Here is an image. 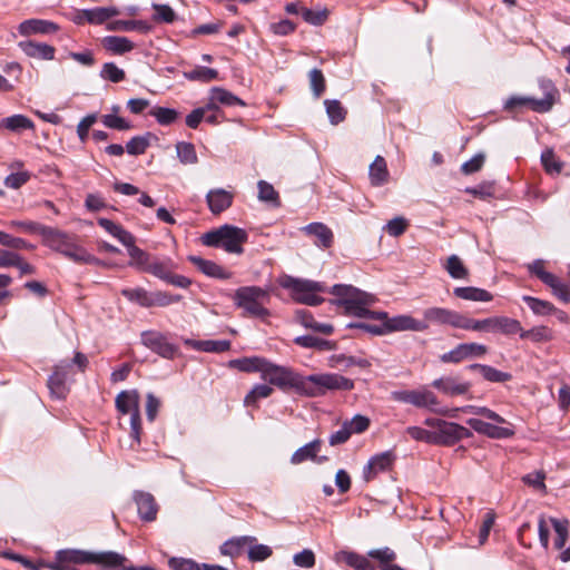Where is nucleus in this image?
<instances>
[{
    "label": "nucleus",
    "mask_w": 570,
    "mask_h": 570,
    "mask_svg": "<svg viewBox=\"0 0 570 570\" xmlns=\"http://www.w3.org/2000/svg\"><path fill=\"white\" fill-rule=\"evenodd\" d=\"M42 244L50 249L62 254L78 264L100 265L101 261L75 242V236L58 228L45 226L41 234Z\"/></svg>",
    "instance_id": "f257e3e1"
},
{
    "label": "nucleus",
    "mask_w": 570,
    "mask_h": 570,
    "mask_svg": "<svg viewBox=\"0 0 570 570\" xmlns=\"http://www.w3.org/2000/svg\"><path fill=\"white\" fill-rule=\"evenodd\" d=\"M354 382L337 373H322L302 376L301 393L308 397L325 395L328 391H351Z\"/></svg>",
    "instance_id": "f03ea898"
},
{
    "label": "nucleus",
    "mask_w": 570,
    "mask_h": 570,
    "mask_svg": "<svg viewBox=\"0 0 570 570\" xmlns=\"http://www.w3.org/2000/svg\"><path fill=\"white\" fill-rule=\"evenodd\" d=\"M56 557L70 564H99L105 568H119L127 562V558L115 551L91 552L80 549H63L56 552Z\"/></svg>",
    "instance_id": "7ed1b4c3"
},
{
    "label": "nucleus",
    "mask_w": 570,
    "mask_h": 570,
    "mask_svg": "<svg viewBox=\"0 0 570 570\" xmlns=\"http://www.w3.org/2000/svg\"><path fill=\"white\" fill-rule=\"evenodd\" d=\"M539 87L543 94L541 99L525 96H511L504 102V110L514 111L517 109L529 107L531 110L544 114L552 109L559 99V90L550 79L539 80Z\"/></svg>",
    "instance_id": "20e7f679"
},
{
    "label": "nucleus",
    "mask_w": 570,
    "mask_h": 570,
    "mask_svg": "<svg viewBox=\"0 0 570 570\" xmlns=\"http://www.w3.org/2000/svg\"><path fill=\"white\" fill-rule=\"evenodd\" d=\"M245 229L225 224L216 229L209 230L202 236L204 245L209 247H222L227 253L242 254L243 244L247 242Z\"/></svg>",
    "instance_id": "39448f33"
},
{
    "label": "nucleus",
    "mask_w": 570,
    "mask_h": 570,
    "mask_svg": "<svg viewBox=\"0 0 570 570\" xmlns=\"http://www.w3.org/2000/svg\"><path fill=\"white\" fill-rule=\"evenodd\" d=\"M269 293L258 286H243L234 294L235 305L244 311L246 316L266 318L269 311L265 307L269 303Z\"/></svg>",
    "instance_id": "423d86ee"
},
{
    "label": "nucleus",
    "mask_w": 570,
    "mask_h": 570,
    "mask_svg": "<svg viewBox=\"0 0 570 570\" xmlns=\"http://www.w3.org/2000/svg\"><path fill=\"white\" fill-rule=\"evenodd\" d=\"M279 284L283 288L289 289L292 297L301 304L317 306L324 301L317 295V293L324 292V286L318 282L285 276Z\"/></svg>",
    "instance_id": "0eeeda50"
},
{
    "label": "nucleus",
    "mask_w": 570,
    "mask_h": 570,
    "mask_svg": "<svg viewBox=\"0 0 570 570\" xmlns=\"http://www.w3.org/2000/svg\"><path fill=\"white\" fill-rule=\"evenodd\" d=\"M116 409L121 414H128L130 416V435L137 445L140 444L141 435V417H140V395L138 391H122L115 400Z\"/></svg>",
    "instance_id": "6e6552de"
},
{
    "label": "nucleus",
    "mask_w": 570,
    "mask_h": 570,
    "mask_svg": "<svg viewBox=\"0 0 570 570\" xmlns=\"http://www.w3.org/2000/svg\"><path fill=\"white\" fill-rule=\"evenodd\" d=\"M261 377L283 391L294 389L301 393L302 375L289 367L274 364L267 360Z\"/></svg>",
    "instance_id": "1a4fd4ad"
},
{
    "label": "nucleus",
    "mask_w": 570,
    "mask_h": 570,
    "mask_svg": "<svg viewBox=\"0 0 570 570\" xmlns=\"http://www.w3.org/2000/svg\"><path fill=\"white\" fill-rule=\"evenodd\" d=\"M391 397L396 402L411 404L416 407H426L433 412L444 415L449 414L448 410H440L436 407L440 402L436 395L426 387H421L417 390L393 391L391 393Z\"/></svg>",
    "instance_id": "9d476101"
},
{
    "label": "nucleus",
    "mask_w": 570,
    "mask_h": 570,
    "mask_svg": "<svg viewBox=\"0 0 570 570\" xmlns=\"http://www.w3.org/2000/svg\"><path fill=\"white\" fill-rule=\"evenodd\" d=\"M376 298L366 292H361L355 298L345 301L344 313L348 316L375 320V317H385V312H374L370 307L374 305Z\"/></svg>",
    "instance_id": "9b49d317"
},
{
    "label": "nucleus",
    "mask_w": 570,
    "mask_h": 570,
    "mask_svg": "<svg viewBox=\"0 0 570 570\" xmlns=\"http://www.w3.org/2000/svg\"><path fill=\"white\" fill-rule=\"evenodd\" d=\"M140 341L144 346L164 358H174L178 353V347L169 341L166 334L158 331L142 332Z\"/></svg>",
    "instance_id": "f8f14e48"
},
{
    "label": "nucleus",
    "mask_w": 570,
    "mask_h": 570,
    "mask_svg": "<svg viewBox=\"0 0 570 570\" xmlns=\"http://www.w3.org/2000/svg\"><path fill=\"white\" fill-rule=\"evenodd\" d=\"M462 315L453 309L433 306L423 311V321L421 323H425L428 327L430 325H449L453 328H460Z\"/></svg>",
    "instance_id": "ddd939ff"
},
{
    "label": "nucleus",
    "mask_w": 570,
    "mask_h": 570,
    "mask_svg": "<svg viewBox=\"0 0 570 570\" xmlns=\"http://www.w3.org/2000/svg\"><path fill=\"white\" fill-rule=\"evenodd\" d=\"M466 424L476 433L483 434L490 439H510L515 434L513 425L509 422L499 425L498 423H490L480 419H469Z\"/></svg>",
    "instance_id": "4468645a"
},
{
    "label": "nucleus",
    "mask_w": 570,
    "mask_h": 570,
    "mask_svg": "<svg viewBox=\"0 0 570 570\" xmlns=\"http://www.w3.org/2000/svg\"><path fill=\"white\" fill-rule=\"evenodd\" d=\"M488 353V347L479 343H461L440 356L443 363H460L464 360L481 357Z\"/></svg>",
    "instance_id": "2eb2a0df"
},
{
    "label": "nucleus",
    "mask_w": 570,
    "mask_h": 570,
    "mask_svg": "<svg viewBox=\"0 0 570 570\" xmlns=\"http://www.w3.org/2000/svg\"><path fill=\"white\" fill-rule=\"evenodd\" d=\"M435 441L434 444L453 445L456 442L472 436L469 429L454 422L444 421L440 423V430L433 431Z\"/></svg>",
    "instance_id": "dca6fc26"
},
{
    "label": "nucleus",
    "mask_w": 570,
    "mask_h": 570,
    "mask_svg": "<svg viewBox=\"0 0 570 570\" xmlns=\"http://www.w3.org/2000/svg\"><path fill=\"white\" fill-rule=\"evenodd\" d=\"M71 365L67 361H61L53 367L52 374L49 376L47 385L51 396L62 400L69 393L67 377L70 374Z\"/></svg>",
    "instance_id": "f3484780"
},
{
    "label": "nucleus",
    "mask_w": 570,
    "mask_h": 570,
    "mask_svg": "<svg viewBox=\"0 0 570 570\" xmlns=\"http://www.w3.org/2000/svg\"><path fill=\"white\" fill-rule=\"evenodd\" d=\"M375 320L385 321L387 333L400 331L423 332L428 330L425 323L412 317L411 315H397L394 317H375Z\"/></svg>",
    "instance_id": "a211bd4d"
},
{
    "label": "nucleus",
    "mask_w": 570,
    "mask_h": 570,
    "mask_svg": "<svg viewBox=\"0 0 570 570\" xmlns=\"http://www.w3.org/2000/svg\"><path fill=\"white\" fill-rule=\"evenodd\" d=\"M395 455L392 451H385L370 459L363 469V476L366 482L376 476L377 473L387 471L392 468Z\"/></svg>",
    "instance_id": "6ab92c4d"
},
{
    "label": "nucleus",
    "mask_w": 570,
    "mask_h": 570,
    "mask_svg": "<svg viewBox=\"0 0 570 570\" xmlns=\"http://www.w3.org/2000/svg\"><path fill=\"white\" fill-rule=\"evenodd\" d=\"M134 500L137 505V511L141 520L153 522L157 518L158 504L154 495L145 491H136Z\"/></svg>",
    "instance_id": "aec40b11"
},
{
    "label": "nucleus",
    "mask_w": 570,
    "mask_h": 570,
    "mask_svg": "<svg viewBox=\"0 0 570 570\" xmlns=\"http://www.w3.org/2000/svg\"><path fill=\"white\" fill-rule=\"evenodd\" d=\"M234 200V194L224 188L210 189L206 195L208 208L213 215L227 210Z\"/></svg>",
    "instance_id": "412c9836"
},
{
    "label": "nucleus",
    "mask_w": 570,
    "mask_h": 570,
    "mask_svg": "<svg viewBox=\"0 0 570 570\" xmlns=\"http://www.w3.org/2000/svg\"><path fill=\"white\" fill-rule=\"evenodd\" d=\"M59 29L57 23L43 19H28L18 26V31L23 37L55 33Z\"/></svg>",
    "instance_id": "4be33fe9"
},
{
    "label": "nucleus",
    "mask_w": 570,
    "mask_h": 570,
    "mask_svg": "<svg viewBox=\"0 0 570 570\" xmlns=\"http://www.w3.org/2000/svg\"><path fill=\"white\" fill-rule=\"evenodd\" d=\"M307 236L315 237L314 244L317 247L330 248L334 243V234L323 223H311L302 228Z\"/></svg>",
    "instance_id": "5701e85b"
},
{
    "label": "nucleus",
    "mask_w": 570,
    "mask_h": 570,
    "mask_svg": "<svg viewBox=\"0 0 570 570\" xmlns=\"http://www.w3.org/2000/svg\"><path fill=\"white\" fill-rule=\"evenodd\" d=\"M18 46L30 58L41 60H52L55 58L56 49L50 45L27 40L20 41Z\"/></svg>",
    "instance_id": "b1692460"
},
{
    "label": "nucleus",
    "mask_w": 570,
    "mask_h": 570,
    "mask_svg": "<svg viewBox=\"0 0 570 570\" xmlns=\"http://www.w3.org/2000/svg\"><path fill=\"white\" fill-rule=\"evenodd\" d=\"M432 386L446 395H463L465 394L471 384L469 382H459L454 377H440L432 382Z\"/></svg>",
    "instance_id": "393cba45"
},
{
    "label": "nucleus",
    "mask_w": 570,
    "mask_h": 570,
    "mask_svg": "<svg viewBox=\"0 0 570 570\" xmlns=\"http://www.w3.org/2000/svg\"><path fill=\"white\" fill-rule=\"evenodd\" d=\"M322 446V441L316 439L312 442L303 445L302 448L297 449L291 456V463L292 464H301L305 461H317L323 462L326 460V458L317 459V453L320 452Z\"/></svg>",
    "instance_id": "a878e982"
},
{
    "label": "nucleus",
    "mask_w": 570,
    "mask_h": 570,
    "mask_svg": "<svg viewBox=\"0 0 570 570\" xmlns=\"http://www.w3.org/2000/svg\"><path fill=\"white\" fill-rule=\"evenodd\" d=\"M188 259L206 276L220 279H227L232 276L229 272H226L222 266L213 261L204 259L199 256H189Z\"/></svg>",
    "instance_id": "bb28decb"
},
{
    "label": "nucleus",
    "mask_w": 570,
    "mask_h": 570,
    "mask_svg": "<svg viewBox=\"0 0 570 570\" xmlns=\"http://www.w3.org/2000/svg\"><path fill=\"white\" fill-rule=\"evenodd\" d=\"M255 542H256L255 537H250V535L234 537V538L225 541L220 546L219 551L224 556L235 558L243 553L246 546L253 544Z\"/></svg>",
    "instance_id": "cd10ccee"
},
{
    "label": "nucleus",
    "mask_w": 570,
    "mask_h": 570,
    "mask_svg": "<svg viewBox=\"0 0 570 570\" xmlns=\"http://www.w3.org/2000/svg\"><path fill=\"white\" fill-rule=\"evenodd\" d=\"M267 358L261 356L242 357L229 361L228 365L244 373H263Z\"/></svg>",
    "instance_id": "c85d7f7f"
},
{
    "label": "nucleus",
    "mask_w": 570,
    "mask_h": 570,
    "mask_svg": "<svg viewBox=\"0 0 570 570\" xmlns=\"http://www.w3.org/2000/svg\"><path fill=\"white\" fill-rule=\"evenodd\" d=\"M296 321L305 328H309L314 332H318L325 335H331L334 331L332 324L318 323L314 320L313 315L306 309H297L295 312Z\"/></svg>",
    "instance_id": "c756f323"
},
{
    "label": "nucleus",
    "mask_w": 570,
    "mask_h": 570,
    "mask_svg": "<svg viewBox=\"0 0 570 570\" xmlns=\"http://www.w3.org/2000/svg\"><path fill=\"white\" fill-rule=\"evenodd\" d=\"M82 14L86 18V22L91 24H101L108 19L119 14V10L116 7H99L94 9L82 10Z\"/></svg>",
    "instance_id": "7c9ffc66"
},
{
    "label": "nucleus",
    "mask_w": 570,
    "mask_h": 570,
    "mask_svg": "<svg viewBox=\"0 0 570 570\" xmlns=\"http://www.w3.org/2000/svg\"><path fill=\"white\" fill-rule=\"evenodd\" d=\"M102 46L106 50L115 55H124L134 50L135 45L126 37L107 36L102 39Z\"/></svg>",
    "instance_id": "2f4dec72"
},
{
    "label": "nucleus",
    "mask_w": 570,
    "mask_h": 570,
    "mask_svg": "<svg viewBox=\"0 0 570 570\" xmlns=\"http://www.w3.org/2000/svg\"><path fill=\"white\" fill-rule=\"evenodd\" d=\"M460 330L495 333V316L484 320H474L462 315Z\"/></svg>",
    "instance_id": "473e14b6"
},
{
    "label": "nucleus",
    "mask_w": 570,
    "mask_h": 570,
    "mask_svg": "<svg viewBox=\"0 0 570 570\" xmlns=\"http://www.w3.org/2000/svg\"><path fill=\"white\" fill-rule=\"evenodd\" d=\"M335 559L336 561L345 562L348 567L355 570H370L372 568V564L366 557L354 551H340L336 553Z\"/></svg>",
    "instance_id": "72a5a7b5"
},
{
    "label": "nucleus",
    "mask_w": 570,
    "mask_h": 570,
    "mask_svg": "<svg viewBox=\"0 0 570 570\" xmlns=\"http://www.w3.org/2000/svg\"><path fill=\"white\" fill-rule=\"evenodd\" d=\"M98 225L116 237L122 245H130L134 239V236L128 230L124 229L121 225L108 218H99Z\"/></svg>",
    "instance_id": "f704fd0d"
},
{
    "label": "nucleus",
    "mask_w": 570,
    "mask_h": 570,
    "mask_svg": "<svg viewBox=\"0 0 570 570\" xmlns=\"http://www.w3.org/2000/svg\"><path fill=\"white\" fill-rule=\"evenodd\" d=\"M110 31H132L137 30L141 33H148L151 27L144 20H115L107 24Z\"/></svg>",
    "instance_id": "c9c22d12"
},
{
    "label": "nucleus",
    "mask_w": 570,
    "mask_h": 570,
    "mask_svg": "<svg viewBox=\"0 0 570 570\" xmlns=\"http://www.w3.org/2000/svg\"><path fill=\"white\" fill-rule=\"evenodd\" d=\"M453 294L461 299L473 302H490L493 296L485 289L478 287H455Z\"/></svg>",
    "instance_id": "e433bc0d"
},
{
    "label": "nucleus",
    "mask_w": 570,
    "mask_h": 570,
    "mask_svg": "<svg viewBox=\"0 0 570 570\" xmlns=\"http://www.w3.org/2000/svg\"><path fill=\"white\" fill-rule=\"evenodd\" d=\"M370 179L373 186H381L389 179L386 161L382 156H376L370 166Z\"/></svg>",
    "instance_id": "4c0bfd02"
},
{
    "label": "nucleus",
    "mask_w": 570,
    "mask_h": 570,
    "mask_svg": "<svg viewBox=\"0 0 570 570\" xmlns=\"http://www.w3.org/2000/svg\"><path fill=\"white\" fill-rule=\"evenodd\" d=\"M294 343L305 348H316L320 351H332L335 348V343L318 338L313 335H302L294 338Z\"/></svg>",
    "instance_id": "58836bf2"
},
{
    "label": "nucleus",
    "mask_w": 570,
    "mask_h": 570,
    "mask_svg": "<svg viewBox=\"0 0 570 570\" xmlns=\"http://www.w3.org/2000/svg\"><path fill=\"white\" fill-rule=\"evenodd\" d=\"M469 368L472 371H479L484 377V380L489 382L503 383L511 379V375L509 373L501 372L490 365L475 363L471 364Z\"/></svg>",
    "instance_id": "ea45409f"
},
{
    "label": "nucleus",
    "mask_w": 570,
    "mask_h": 570,
    "mask_svg": "<svg viewBox=\"0 0 570 570\" xmlns=\"http://www.w3.org/2000/svg\"><path fill=\"white\" fill-rule=\"evenodd\" d=\"M362 291L352 286V285H343L336 284L334 285L330 293L335 295L337 298L333 301V303L340 307H344L345 301L353 299L356 295H360Z\"/></svg>",
    "instance_id": "a19ab883"
},
{
    "label": "nucleus",
    "mask_w": 570,
    "mask_h": 570,
    "mask_svg": "<svg viewBox=\"0 0 570 570\" xmlns=\"http://www.w3.org/2000/svg\"><path fill=\"white\" fill-rule=\"evenodd\" d=\"M553 331L544 325L534 326L527 331H521V338H529L534 343L550 342L553 340Z\"/></svg>",
    "instance_id": "79ce46f5"
},
{
    "label": "nucleus",
    "mask_w": 570,
    "mask_h": 570,
    "mask_svg": "<svg viewBox=\"0 0 570 570\" xmlns=\"http://www.w3.org/2000/svg\"><path fill=\"white\" fill-rule=\"evenodd\" d=\"M149 292H147L142 287H136V288H124L121 291V295L125 296L128 301L137 303L138 305L142 307H151L153 302L150 298Z\"/></svg>",
    "instance_id": "37998d69"
},
{
    "label": "nucleus",
    "mask_w": 570,
    "mask_h": 570,
    "mask_svg": "<svg viewBox=\"0 0 570 570\" xmlns=\"http://www.w3.org/2000/svg\"><path fill=\"white\" fill-rule=\"evenodd\" d=\"M522 299L537 315H551L556 312V306L548 301H543L529 295H524Z\"/></svg>",
    "instance_id": "c03bdc74"
},
{
    "label": "nucleus",
    "mask_w": 570,
    "mask_h": 570,
    "mask_svg": "<svg viewBox=\"0 0 570 570\" xmlns=\"http://www.w3.org/2000/svg\"><path fill=\"white\" fill-rule=\"evenodd\" d=\"M184 77L190 81L210 82L218 78V71L208 67H196L184 72Z\"/></svg>",
    "instance_id": "a18cd8bd"
},
{
    "label": "nucleus",
    "mask_w": 570,
    "mask_h": 570,
    "mask_svg": "<svg viewBox=\"0 0 570 570\" xmlns=\"http://www.w3.org/2000/svg\"><path fill=\"white\" fill-rule=\"evenodd\" d=\"M521 331H523V328L518 320L507 316H495V332H500L505 335L517 333L521 335Z\"/></svg>",
    "instance_id": "49530a36"
},
{
    "label": "nucleus",
    "mask_w": 570,
    "mask_h": 570,
    "mask_svg": "<svg viewBox=\"0 0 570 570\" xmlns=\"http://www.w3.org/2000/svg\"><path fill=\"white\" fill-rule=\"evenodd\" d=\"M445 269L454 279H466L469 277L468 268L464 266L461 258L456 255H451L448 258Z\"/></svg>",
    "instance_id": "de8ad7c7"
},
{
    "label": "nucleus",
    "mask_w": 570,
    "mask_h": 570,
    "mask_svg": "<svg viewBox=\"0 0 570 570\" xmlns=\"http://www.w3.org/2000/svg\"><path fill=\"white\" fill-rule=\"evenodd\" d=\"M0 126L11 131H19L33 128V122L23 115H13L2 119Z\"/></svg>",
    "instance_id": "09e8293b"
},
{
    "label": "nucleus",
    "mask_w": 570,
    "mask_h": 570,
    "mask_svg": "<svg viewBox=\"0 0 570 570\" xmlns=\"http://www.w3.org/2000/svg\"><path fill=\"white\" fill-rule=\"evenodd\" d=\"M125 246L128 248V254L131 258L129 265L137 266L138 268L145 272L146 266H148L150 262L149 255L135 245V238L132 239L130 245Z\"/></svg>",
    "instance_id": "8fccbe9b"
},
{
    "label": "nucleus",
    "mask_w": 570,
    "mask_h": 570,
    "mask_svg": "<svg viewBox=\"0 0 570 570\" xmlns=\"http://www.w3.org/2000/svg\"><path fill=\"white\" fill-rule=\"evenodd\" d=\"M257 186H258V198H259V200L265 202V203H269L274 207H279L281 206L279 195L275 190L273 185H271L269 183H267L265 180H259Z\"/></svg>",
    "instance_id": "3c124183"
},
{
    "label": "nucleus",
    "mask_w": 570,
    "mask_h": 570,
    "mask_svg": "<svg viewBox=\"0 0 570 570\" xmlns=\"http://www.w3.org/2000/svg\"><path fill=\"white\" fill-rule=\"evenodd\" d=\"M210 94L214 95V98L224 106H246V104L235 96L233 92L220 88V87H214L210 89Z\"/></svg>",
    "instance_id": "603ef678"
},
{
    "label": "nucleus",
    "mask_w": 570,
    "mask_h": 570,
    "mask_svg": "<svg viewBox=\"0 0 570 570\" xmlns=\"http://www.w3.org/2000/svg\"><path fill=\"white\" fill-rule=\"evenodd\" d=\"M149 115L155 117L157 122L163 126H168L175 122L178 118V111L173 108H166V107H154Z\"/></svg>",
    "instance_id": "864d4df0"
},
{
    "label": "nucleus",
    "mask_w": 570,
    "mask_h": 570,
    "mask_svg": "<svg viewBox=\"0 0 570 570\" xmlns=\"http://www.w3.org/2000/svg\"><path fill=\"white\" fill-rule=\"evenodd\" d=\"M179 160L185 165H194L198 161L195 146L191 142L180 141L176 145Z\"/></svg>",
    "instance_id": "5fc2aeb1"
},
{
    "label": "nucleus",
    "mask_w": 570,
    "mask_h": 570,
    "mask_svg": "<svg viewBox=\"0 0 570 570\" xmlns=\"http://www.w3.org/2000/svg\"><path fill=\"white\" fill-rule=\"evenodd\" d=\"M552 291V294L557 296L563 303H570V289L569 286L561 282V279L552 274V279L544 282Z\"/></svg>",
    "instance_id": "6e6d98bb"
},
{
    "label": "nucleus",
    "mask_w": 570,
    "mask_h": 570,
    "mask_svg": "<svg viewBox=\"0 0 570 570\" xmlns=\"http://www.w3.org/2000/svg\"><path fill=\"white\" fill-rule=\"evenodd\" d=\"M550 522L553 525L557 534L554 539V547L557 549H562L568 539L569 521L567 519L559 520L556 518H550Z\"/></svg>",
    "instance_id": "4d7b16f0"
},
{
    "label": "nucleus",
    "mask_w": 570,
    "mask_h": 570,
    "mask_svg": "<svg viewBox=\"0 0 570 570\" xmlns=\"http://www.w3.org/2000/svg\"><path fill=\"white\" fill-rule=\"evenodd\" d=\"M326 112L332 125H338L345 119L346 110L338 100L326 99L324 101Z\"/></svg>",
    "instance_id": "13d9d810"
},
{
    "label": "nucleus",
    "mask_w": 570,
    "mask_h": 570,
    "mask_svg": "<svg viewBox=\"0 0 570 570\" xmlns=\"http://www.w3.org/2000/svg\"><path fill=\"white\" fill-rule=\"evenodd\" d=\"M145 272L153 274L154 276L166 281L169 277V273L171 272V262L168 261H150L148 266H146Z\"/></svg>",
    "instance_id": "bf43d9fd"
},
{
    "label": "nucleus",
    "mask_w": 570,
    "mask_h": 570,
    "mask_svg": "<svg viewBox=\"0 0 570 570\" xmlns=\"http://www.w3.org/2000/svg\"><path fill=\"white\" fill-rule=\"evenodd\" d=\"M541 163L548 174H560L563 168V163L556 157L552 149H546L541 154Z\"/></svg>",
    "instance_id": "052dcab7"
},
{
    "label": "nucleus",
    "mask_w": 570,
    "mask_h": 570,
    "mask_svg": "<svg viewBox=\"0 0 570 570\" xmlns=\"http://www.w3.org/2000/svg\"><path fill=\"white\" fill-rule=\"evenodd\" d=\"M273 389L267 384H256L245 396L244 403L247 406L254 405L259 399L271 396Z\"/></svg>",
    "instance_id": "680f3d73"
},
{
    "label": "nucleus",
    "mask_w": 570,
    "mask_h": 570,
    "mask_svg": "<svg viewBox=\"0 0 570 570\" xmlns=\"http://www.w3.org/2000/svg\"><path fill=\"white\" fill-rule=\"evenodd\" d=\"M10 228L26 233V234H39L41 236L45 225H41L32 220H10L7 224Z\"/></svg>",
    "instance_id": "e2e57ef3"
},
{
    "label": "nucleus",
    "mask_w": 570,
    "mask_h": 570,
    "mask_svg": "<svg viewBox=\"0 0 570 570\" xmlns=\"http://www.w3.org/2000/svg\"><path fill=\"white\" fill-rule=\"evenodd\" d=\"M149 134L147 136L132 137L126 145L129 155H142L149 146Z\"/></svg>",
    "instance_id": "0e129e2a"
},
{
    "label": "nucleus",
    "mask_w": 570,
    "mask_h": 570,
    "mask_svg": "<svg viewBox=\"0 0 570 570\" xmlns=\"http://www.w3.org/2000/svg\"><path fill=\"white\" fill-rule=\"evenodd\" d=\"M309 86L316 98H320L325 91V78L322 70L314 68L309 71Z\"/></svg>",
    "instance_id": "69168bd1"
},
{
    "label": "nucleus",
    "mask_w": 570,
    "mask_h": 570,
    "mask_svg": "<svg viewBox=\"0 0 570 570\" xmlns=\"http://www.w3.org/2000/svg\"><path fill=\"white\" fill-rule=\"evenodd\" d=\"M272 554H273L272 548L266 544H257L256 542L253 544H249L248 559L252 562L265 561Z\"/></svg>",
    "instance_id": "338daca9"
},
{
    "label": "nucleus",
    "mask_w": 570,
    "mask_h": 570,
    "mask_svg": "<svg viewBox=\"0 0 570 570\" xmlns=\"http://www.w3.org/2000/svg\"><path fill=\"white\" fill-rule=\"evenodd\" d=\"M200 564L193 559L173 557L168 560L171 570H200Z\"/></svg>",
    "instance_id": "774afa93"
}]
</instances>
